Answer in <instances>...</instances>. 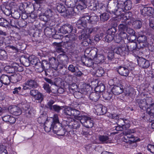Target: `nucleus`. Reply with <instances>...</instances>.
Returning a JSON list of instances; mask_svg holds the SVG:
<instances>
[{
  "label": "nucleus",
  "mask_w": 154,
  "mask_h": 154,
  "mask_svg": "<svg viewBox=\"0 0 154 154\" xmlns=\"http://www.w3.org/2000/svg\"><path fill=\"white\" fill-rule=\"evenodd\" d=\"M138 63L139 66L142 68H147L149 66V61L143 58H140L138 60Z\"/></svg>",
  "instance_id": "nucleus-22"
},
{
  "label": "nucleus",
  "mask_w": 154,
  "mask_h": 154,
  "mask_svg": "<svg viewBox=\"0 0 154 154\" xmlns=\"http://www.w3.org/2000/svg\"><path fill=\"white\" fill-rule=\"evenodd\" d=\"M118 72L121 75L125 76H128L130 72L126 66H121L119 67Z\"/></svg>",
  "instance_id": "nucleus-24"
},
{
  "label": "nucleus",
  "mask_w": 154,
  "mask_h": 154,
  "mask_svg": "<svg viewBox=\"0 0 154 154\" xmlns=\"http://www.w3.org/2000/svg\"><path fill=\"white\" fill-rule=\"evenodd\" d=\"M96 112L98 115H103L106 112V108L102 105H97L96 108Z\"/></svg>",
  "instance_id": "nucleus-25"
},
{
  "label": "nucleus",
  "mask_w": 154,
  "mask_h": 154,
  "mask_svg": "<svg viewBox=\"0 0 154 154\" xmlns=\"http://www.w3.org/2000/svg\"><path fill=\"white\" fill-rule=\"evenodd\" d=\"M119 35L123 40V42L125 40L127 39L128 41H131L130 38L126 33V32H119Z\"/></svg>",
  "instance_id": "nucleus-45"
},
{
  "label": "nucleus",
  "mask_w": 154,
  "mask_h": 154,
  "mask_svg": "<svg viewBox=\"0 0 154 154\" xmlns=\"http://www.w3.org/2000/svg\"><path fill=\"white\" fill-rule=\"evenodd\" d=\"M98 4L97 3H96L94 1L93 3H92L91 5L88 8L89 9L93 11H95L98 8Z\"/></svg>",
  "instance_id": "nucleus-58"
},
{
  "label": "nucleus",
  "mask_w": 154,
  "mask_h": 154,
  "mask_svg": "<svg viewBox=\"0 0 154 154\" xmlns=\"http://www.w3.org/2000/svg\"><path fill=\"white\" fill-rule=\"evenodd\" d=\"M10 20V21H9L10 24L11 25V26L15 28L17 27L18 21L16 19H15L11 20L9 19L8 20Z\"/></svg>",
  "instance_id": "nucleus-62"
},
{
  "label": "nucleus",
  "mask_w": 154,
  "mask_h": 154,
  "mask_svg": "<svg viewBox=\"0 0 154 154\" xmlns=\"http://www.w3.org/2000/svg\"><path fill=\"white\" fill-rule=\"evenodd\" d=\"M76 13V12L74 10V8H69L66 10L64 16H72L75 15Z\"/></svg>",
  "instance_id": "nucleus-36"
},
{
  "label": "nucleus",
  "mask_w": 154,
  "mask_h": 154,
  "mask_svg": "<svg viewBox=\"0 0 154 154\" xmlns=\"http://www.w3.org/2000/svg\"><path fill=\"white\" fill-rule=\"evenodd\" d=\"M68 70L72 73H74V75L77 77H80L84 75L83 73L79 70V68L73 64H70L68 67Z\"/></svg>",
  "instance_id": "nucleus-12"
},
{
  "label": "nucleus",
  "mask_w": 154,
  "mask_h": 154,
  "mask_svg": "<svg viewBox=\"0 0 154 154\" xmlns=\"http://www.w3.org/2000/svg\"><path fill=\"white\" fill-rule=\"evenodd\" d=\"M104 73V71L103 68H100L98 69L96 71L95 75L96 76L100 77L102 76Z\"/></svg>",
  "instance_id": "nucleus-63"
},
{
  "label": "nucleus",
  "mask_w": 154,
  "mask_h": 154,
  "mask_svg": "<svg viewBox=\"0 0 154 154\" xmlns=\"http://www.w3.org/2000/svg\"><path fill=\"white\" fill-rule=\"evenodd\" d=\"M10 112L13 115L17 116L21 113V111L20 108L16 106H13L11 108H9Z\"/></svg>",
  "instance_id": "nucleus-27"
},
{
  "label": "nucleus",
  "mask_w": 154,
  "mask_h": 154,
  "mask_svg": "<svg viewBox=\"0 0 154 154\" xmlns=\"http://www.w3.org/2000/svg\"><path fill=\"white\" fill-rule=\"evenodd\" d=\"M54 29L48 27H46L44 30V33L45 35L49 36L53 35V31H54Z\"/></svg>",
  "instance_id": "nucleus-47"
},
{
  "label": "nucleus",
  "mask_w": 154,
  "mask_h": 154,
  "mask_svg": "<svg viewBox=\"0 0 154 154\" xmlns=\"http://www.w3.org/2000/svg\"><path fill=\"white\" fill-rule=\"evenodd\" d=\"M0 79L2 84L6 85H9L10 84V82H11L10 77H9L6 75H2Z\"/></svg>",
  "instance_id": "nucleus-33"
},
{
  "label": "nucleus",
  "mask_w": 154,
  "mask_h": 154,
  "mask_svg": "<svg viewBox=\"0 0 154 154\" xmlns=\"http://www.w3.org/2000/svg\"><path fill=\"white\" fill-rule=\"evenodd\" d=\"M133 40H131L127 45V51H132L133 53L135 52L136 51H138L139 49L137 47V43L133 41Z\"/></svg>",
  "instance_id": "nucleus-17"
},
{
  "label": "nucleus",
  "mask_w": 154,
  "mask_h": 154,
  "mask_svg": "<svg viewBox=\"0 0 154 154\" xmlns=\"http://www.w3.org/2000/svg\"><path fill=\"white\" fill-rule=\"evenodd\" d=\"M35 101L37 103H41L44 100V96L40 92L38 93L34 97Z\"/></svg>",
  "instance_id": "nucleus-35"
},
{
  "label": "nucleus",
  "mask_w": 154,
  "mask_h": 154,
  "mask_svg": "<svg viewBox=\"0 0 154 154\" xmlns=\"http://www.w3.org/2000/svg\"><path fill=\"white\" fill-rule=\"evenodd\" d=\"M133 7V4L130 0H127L125 2V11L130 10Z\"/></svg>",
  "instance_id": "nucleus-40"
},
{
  "label": "nucleus",
  "mask_w": 154,
  "mask_h": 154,
  "mask_svg": "<svg viewBox=\"0 0 154 154\" xmlns=\"http://www.w3.org/2000/svg\"><path fill=\"white\" fill-rule=\"evenodd\" d=\"M98 139L100 143L102 144H107L111 141L109 136L106 135H99Z\"/></svg>",
  "instance_id": "nucleus-26"
},
{
  "label": "nucleus",
  "mask_w": 154,
  "mask_h": 154,
  "mask_svg": "<svg viewBox=\"0 0 154 154\" xmlns=\"http://www.w3.org/2000/svg\"><path fill=\"white\" fill-rule=\"evenodd\" d=\"M109 18V15L108 13H104L100 15L101 20L104 22L107 21Z\"/></svg>",
  "instance_id": "nucleus-54"
},
{
  "label": "nucleus",
  "mask_w": 154,
  "mask_h": 154,
  "mask_svg": "<svg viewBox=\"0 0 154 154\" xmlns=\"http://www.w3.org/2000/svg\"><path fill=\"white\" fill-rule=\"evenodd\" d=\"M132 25L134 26V27L137 29H139L142 26V22L138 20H134V21H132Z\"/></svg>",
  "instance_id": "nucleus-51"
},
{
  "label": "nucleus",
  "mask_w": 154,
  "mask_h": 154,
  "mask_svg": "<svg viewBox=\"0 0 154 154\" xmlns=\"http://www.w3.org/2000/svg\"><path fill=\"white\" fill-rule=\"evenodd\" d=\"M114 38V36L110 34H108L103 38V41L107 42L109 43L111 42Z\"/></svg>",
  "instance_id": "nucleus-55"
},
{
  "label": "nucleus",
  "mask_w": 154,
  "mask_h": 154,
  "mask_svg": "<svg viewBox=\"0 0 154 154\" xmlns=\"http://www.w3.org/2000/svg\"><path fill=\"white\" fill-rule=\"evenodd\" d=\"M148 101H150L151 104L147 108V113L150 116L154 115V101L152 98L150 97L148 99Z\"/></svg>",
  "instance_id": "nucleus-19"
},
{
  "label": "nucleus",
  "mask_w": 154,
  "mask_h": 154,
  "mask_svg": "<svg viewBox=\"0 0 154 154\" xmlns=\"http://www.w3.org/2000/svg\"><path fill=\"white\" fill-rule=\"evenodd\" d=\"M82 21H83V26H86L87 22L90 20V17L86 14L85 15L81 17Z\"/></svg>",
  "instance_id": "nucleus-56"
},
{
  "label": "nucleus",
  "mask_w": 154,
  "mask_h": 154,
  "mask_svg": "<svg viewBox=\"0 0 154 154\" xmlns=\"http://www.w3.org/2000/svg\"><path fill=\"white\" fill-rule=\"evenodd\" d=\"M81 123L87 128H91L93 126V119L87 116L83 115L81 118Z\"/></svg>",
  "instance_id": "nucleus-9"
},
{
  "label": "nucleus",
  "mask_w": 154,
  "mask_h": 154,
  "mask_svg": "<svg viewBox=\"0 0 154 154\" xmlns=\"http://www.w3.org/2000/svg\"><path fill=\"white\" fill-rule=\"evenodd\" d=\"M65 37L69 39L68 41L65 42V45H68L69 43H72V44L75 43V41L77 39V37L74 34L72 33L71 34H69L66 35Z\"/></svg>",
  "instance_id": "nucleus-23"
},
{
  "label": "nucleus",
  "mask_w": 154,
  "mask_h": 154,
  "mask_svg": "<svg viewBox=\"0 0 154 154\" xmlns=\"http://www.w3.org/2000/svg\"><path fill=\"white\" fill-rule=\"evenodd\" d=\"M125 11V10L118 8L114 10V11L116 15L117 16H120L121 17H122L123 16H124V13L123 12Z\"/></svg>",
  "instance_id": "nucleus-44"
},
{
  "label": "nucleus",
  "mask_w": 154,
  "mask_h": 154,
  "mask_svg": "<svg viewBox=\"0 0 154 154\" xmlns=\"http://www.w3.org/2000/svg\"><path fill=\"white\" fill-rule=\"evenodd\" d=\"M57 9L58 12L61 13H64V15L66 9L64 6L61 4H58L57 5Z\"/></svg>",
  "instance_id": "nucleus-42"
},
{
  "label": "nucleus",
  "mask_w": 154,
  "mask_h": 154,
  "mask_svg": "<svg viewBox=\"0 0 154 154\" xmlns=\"http://www.w3.org/2000/svg\"><path fill=\"white\" fill-rule=\"evenodd\" d=\"M65 3L69 8H74L75 6V2L74 0H66Z\"/></svg>",
  "instance_id": "nucleus-52"
},
{
  "label": "nucleus",
  "mask_w": 154,
  "mask_h": 154,
  "mask_svg": "<svg viewBox=\"0 0 154 154\" xmlns=\"http://www.w3.org/2000/svg\"><path fill=\"white\" fill-rule=\"evenodd\" d=\"M48 117L46 114L42 115L38 119V122L40 123H46L48 121Z\"/></svg>",
  "instance_id": "nucleus-39"
},
{
  "label": "nucleus",
  "mask_w": 154,
  "mask_h": 154,
  "mask_svg": "<svg viewBox=\"0 0 154 154\" xmlns=\"http://www.w3.org/2000/svg\"><path fill=\"white\" fill-rule=\"evenodd\" d=\"M11 8L9 6H6L5 7V9L4 10V13L7 16H9L10 15H12V12L11 11Z\"/></svg>",
  "instance_id": "nucleus-59"
},
{
  "label": "nucleus",
  "mask_w": 154,
  "mask_h": 154,
  "mask_svg": "<svg viewBox=\"0 0 154 154\" xmlns=\"http://www.w3.org/2000/svg\"><path fill=\"white\" fill-rule=\"evenodd\" d=\"M100 97L99 94L96 92H93L91 94L89 97L90 100L94 102L97 101Z\"/></svg>",
  "instance_id": "nucleus-34"
},
{
  "label": "nucleus",
  "mask_w": 154,
  "mask_h": 154,
  "mask_svg": "<svg viewBox=\"0 0 154 154\" xmlns=\"http://www.w3.org/2000/svg\"><path fill=\"white\" fill-rule=\"evenodd\" d=\"M49 63L52 66V68L54 69H57V67L56 66L59 63V62L57 59L54 57H52L49 58Z\"/></svg>",
  "instance_id": "nucleus-32"
},
{
  "label": "nucleus",
  "mask_w": 154,
  "mask_h": 154,
  "mask_svg": "<svg viewBox=\"0 0 154 154\" xmlns=\"http://www.w3.org/2000/svg\"><path fill=\"white\" fill-rule=\"evenodd\" d=\"M52 122H48L44 124V129L46 132H48L50 131L51 129L52 130Z\"/></svg>",
  "instance_id": "nucleus-41"
},
{
  "label": "nucleus",
  "mask_w": 154,
  "mask_h": 154,
  "mask_svg": "<svg viewBox=\"0 0 154 154\" xmlns=\"http://www.w3.org/2000/svg\"><path fill=\"white\" fill-rule=\"evenodd\" d=\"M54 103V101L51 100L48 102L47 104L45 105V106L47 108L52 111H54L57 113H59L60 111L62 109L63 107L57 105H53Z\"/></svg>",
  "instance_id": "nucleus-10"
},
{
  "label": "nucleus",
  "mask_w": 154,
  "mask_h": 154,
  "mask_svg": "<svg viewBox=\"0 0 154 154\" xmlns=\"http://www.w3.org/2000/svg\"><path fill=\"white\" fill-rule=\"evenodd\" d=\"M5 68L7 69V71L9 73H14L16 71L21 72L24 70L23 66L16 63H14L11 65L7 66Z\"/></svg>",
  "instance_id": "nucleus-7"
},
{
  "label": "nucleus",
  "mask_w": 154,
  "mask_h": 154,
  "mask_svg": "<svg viewBox=\"0 0 154 154\" xmlns=\"http://www.w3.org/2000/svg\"><path fill=\"white\" fill-rule=\"evenodd\" d=\"M38 86V84L36 80L33 78L26 80L23 85L24 90L36 88Z\"/></svg>",
  "instance_id": "nucleus-6"
},
{
  "label": "nucleus",
  "mask_w": 154,
  "mask_h": 154,
  "mask_svg": "<svg viewBox=\"0 0 154 154\" xmlns=\"http://www.w3.org/2000/svg\"><path fill=\"white\" fill-rule=\"evenodd\" d=\"M122 17L124 20L125 23L128 25H130L135 20V19L132 17V14L130 12L125 13Z\"/></svg>",
  "instance_id": "nucleus-18"
},
{
  "label": "nucleus",
  "mask_w": 154,
  "mask_h": 154,
  "mask_svg": "<svg viewBox=\"0 0 154 154\" xmlns=\"http://www.w3.org/2000/svg\"><path fill=\"white\" fill-rule=\"evenodd\" d=\"M86 32L90 36L91 34H96L94 39L96 42H98L101 39L103 36V34L101 32L100 28L97 26L87 28L86 29Z\"/></svg>",
  "instance_id": "nucleus-2"
},
{
  "label": "nucleus",
  "mask_w": 154,
  "mask_h": 154,
  "mask_svg": "<svg viewBox=\"0 0 154 154\" xmlns=\"http://www.w3.org/2000/svg\"><path fill=\"white\" fill-rule=\"evenodd\" d=\"M38 15L39 18L41 20L47 22L50 20L45 15V13H41Z\"/></svg>",
  "instance_id": "nucleus-50"
},
{
  "label": "nucleus",
  "mask_w": 154,
  "mask_h": 154,
  "mask_svg": "<svg viewBox=\"0 0 154 154\" xmlns=\"http://www.w3.org/2000/svg\"><path fill=\"white\" fill-rule=\"evenodd\" d=\"M22 79V75L19 74H14L10 76L11 82L13 83H16L20 81Z\"/></svg>",
  "instance_id": "nucleus-29"
},
{
  "label": "nucleus",
  "mask_w": 154,
  "mask_h": 154,
  "mask_svg": "<svg viewBox=\"0 0 154 154\" xmlns=\"http://www.w3.org/2000/svg\"><path fill=\"white\" fill-rule=\"evenodd\" d=\"M45 14L50 20L52 19L54 15V12L51 9L47 10L45 12Z\"/></svg>",
  "instance_id": "nucleus-53"
},
{
  "label": "nucleus",
  "mask_w": 154,
  "mask_h": 154,
  "mask_svg": "<svg viewBox=\"0 0 154 154\" xmlns=\"http://www.w3.org/2000/svg\"><path fill=\"white\" fill-rule=\"evenodd\" d=\"M72 116H74L75 119L81 118L83 116H79L80 114V111L75 109L72 108Z\"/></svg>",
  "instance_id": "nucleus-37"
},
{
  "label": "nucleus",
  "mask_w": 154,
  "mask_h": 154,
  "mask_svg": "<svg viewBox=\"0 0 154 154\" xmlns=\"http://www.w3.org/2000/svg\"><path fill=\"white\" fill-rule=\"evenodd\" d=\"M149 98H147L146 99H140L136 98V103L141 109L143 110H145L146 109L147 110V107L148 105L149 104H149L151 103L150 101H148V99Z\"/></svg>",
  "instance_id": "nucleus-11"
},
{
  "label": "nucleus",
  "mask_w": 154,
  "mask_h": 154,
  "mask_svg": "<svg viewBox=\"0 0 154 154\" xmlns=\"http://www.w3.org/2000/svg\"><path fill=\"white\" fill-rule=\"evenodd\" d=\"M137 39L139 43L142 44V46H145L147 45V38L145 35H140L137 37Z\"/></svg>",
  "instance_id": "nucleus-31"
},
{
  "label": "nucleus",
  "mask_w": 154,
  "mask_h": 154,
  "mask_svg": "<svg viewBox=\"0 0 154 154\" xmlns=\"http://www.w3.org/2000/svg\"><path fill=\"white\" fill-rule=\"evenodd\" d=\"M56 44V47L55 48L56 51L58 53L63 52V49L62 47L61 44L60 43H55Z\"/></svg>",
  "instance_id": "nucleus-64"
},
{
  "label": "nucleus",
  "mask_w": 154,
  "mask_h": 154,
  "mask_svg": "<svg viewBox=\"0 0 154 154\" xmlns=\"http://www.w3.org/2000/svg\"><path fill=\"white\" fill-rule=\"evenodd\" d=\"M97 49L96 48H94L91 51H90V53L97 64L102 63L104 61V56L103 55L97 54Z\"/></svg>",
  "instance_id": "nucleus-4"
},
{
  "label": "nucleus",
  "mask_w": 154,
  "mask_h": 154,
  "mask_svg": "<svg viewBox=\"0 0 154 154\" xmlns=\"http://www.w3.org/2000/svg\"><path fill=\"white\" fill-rule=\"evenodd\" d=\"M52 125V130L54 133L60 136L64 135L66 130L63 128L61 124L59 122L57 114H54V115Z\"/></svg>",
  "instance_id": "nucleus-1"
},
{
  "label": "nucleus",
  "mask_w": 154,
  "mask_h": 154,
  "mask_svg": "<svg viewBox=\"0 0 154 154\" xmlns=\"http://www.w3.org/2000/svg\"><path fill=\"white\" fill-rule=\"evenodd\" d=\"M105 87L103 84H100L99 85L97 86L95 88V90L96 92L99 93L103 91L105 89Z\"/></svg>",
  "instance_id": "nucleus-49"
},
{
  "label": "nucleus",
  "mask_w": 154,
  "mask_h": 154,
  "mask_svg": "<svg viewBox=\"0 0 154 154\" xmlns=\"http://www.w3.org/2000/svg\"><path fill=\"white\" fill-rule=\"evenodd\" d=\"M81 119H76L78 120L77 121L71 118H69L66 121V124L68 127L70 128L78 129L80 126Z\"/></svg>",
  "instance_id": "nucleus-8"
},
{
  "label": "nucleus",
  "mask_w": 154,
  "mask_h": 154,
  "mask_svg": "<svg viewBox=\"0 0 154 154\" xmlns=\"http://www.w3.org/2000/svg\"><path fill=\"white\" fill-rule=\"evenodd\" d=\"M73 29V26L69 24H65L59 29L60 32L63 34L70 33Z\"/></svg>",
  "instance_id": "nucleus-16"
},
{
  "label": "nucleus",
  "mask_w": 154,
  "mask_h": 154,
  "mask_svg": "<svg viewBox=\"0 0 154 154\" xmlns=\"http://www.w3.org/2000/svg\"><path fill=\"white\" fill-rule=\"evenodd\" d=\"M77 34L79 35L78 36L79 39L81 41H85L90 37L89 34L86 32V29H82L79 31Z\"/></svg>",
  "instance_id": "nucleus-15"
},
{
  "label": "nucleus",
  "mask_w": 154,
  "mask_h": 154,
  "mask_svg": "<svg viewBox=\"0 0 154 154\" xmlns=\"http://www.w3.org/2000/svg\"><path fill=\"white\" fill-rule=\"evenodd\" d=\"M2 119L4 121L9 122L11 124L14 123L16 121L14 117L9 115H6L3 117Z\"/></svg>",
  "instance_id": "nucleus-30"
},
{
  "label": "nucleus",
  "mask_w": 154,
  "mask_h": 154,
  "mask_svg": "<svg viewBox=\"0 0 154 154\" xmlns=\"http://www.w3.org/2000/svg\"><path fill=\"white\" fill-rule=\"evenodd\" d=\"M108 116L109 118L115 119H118L117 123L120 125L128 128L130 126L129 121L124 118L119 119V116L116 114L109 113Z\"/></svg>",
  "instance_id": "nucleus-3"
},
{
  "label": "nucleus",
  "mask_w": 154,
  "mask_h": 154,
  "mask_svg": "<svg viewBox=\"0 0 154 154\" xmlns=\"http://www.w3.org/2000/svg\"><path fill=\"white\" fill-rule=\"evenodd\" d=\"M40 64L37 70V71L39 72H41L44 70L45 71V70L48 69L51 67L49 62L46 60H44L41 62L40 61Z\"/></svg>",
  "instance_id": "nucleus-13"
},
{
  "label": "nucleus",
  "mask_w": 154,
  "mask_h": 154,
  "mask_svg": "<svg viewBox=\"0 0 154 154\" xmlns=\"http://www.w3.org/2000/svg\"><path fill=\"white\" fill-rule=\"evenodd\" d=\"M10 25L9 20L3 18H0V26L4 27H8Z\"/></svg>",
  "instance_id": "nucleus-46"
},
{
  "label": "nucleus",
  "mask_w": 154,
  "mask_h": 154,
  "mask_svg": "<svg viewBox=\"0 0 154 154\" xmlns=\"http://www.w3.org/2000/svg\"><path fill=\"white\" fill-rule=\"evenodd\" d=\"M81 60L85 66L88 67L94 66L93 61L91 58L85 57L82 58Z\"/></svg>",
  "instance_id": "nucleus-28"
},
{
  "label": "nucleus",
  "mask_w": 154,
  "mask_h": 154,
  "mask_svg": "<svg viewBox=\"0 0 154 154\" xmlns=\"http://www.w3.org/2000/svg\"><path fill=\"white\" fill-rule=\"evenodd\" d=\"M20 61L21 63L25 66L27 67L30 65V58L29 59L24 57L21 58Z\"/></svg>",
  "instance_id": "nucleus-48"
},
{
  "label": "nucleus",
  "mask_w": 154,
  "mask_h": 154,
  "mask_svg": "<svg viewBox=\"0 0 154 154\" xmlns=\"http://www.w3.org/2000/svg\"><path fill=\"white\" fill-rule=\"evenodd\" d=\"M111 50H113L115 53L120 55L121 56H124L128 54V51L125 46H122L121 47H117L115 45H112L109 47Z\"/></svg>",
  "instance_id": "nucleus-5"
},
{
  "label": "nucleus",
  "mask_w": 154,
  "mask_h": 154,
  "mask_svg": "<svg viewBox=\"0 0 154 154\" xmlns=\"http://www.w3.org/2000/svg\"><path fill=\"white\" fill-rule=\"evenodd\" d=\"M5 48L6 50L10 52H16L18 51V48L16 47L10 45H6Z\"/></svg>",
  "instance_id": "nucleus-38"
},
{
  "label": "nucleus",
  "mask_w": 154,
  "mask_h": 154,
  "mask_svg": "<svg viewBox=\"0 0 154 154\" xmlns=\"http://www.w3.org/2000/svg\"><path fill=\"white\" fill-rule=\"evenodd\" d=\"M7 57L6 52L4 50L0 49V59L2 60Z\"/></svg>",
  "instance_id": "nucleus-61"
},
{
  "label": "nucleus",
  "mask_w": 154,
  "mask_h": 154,
  "mask_svg": "<svg viewBox=\"0 0 154 154\" xmlns=\"http://www.w3.org/2000/svg\"><path fill=\"white\" fill-rule=\"evenodd\" d=\"M72 108L70 107H67L64 109L63 112L64 114L66 116H72Z\"/></svg>",
  "instance_id": "nucleus-60"
},
{
  "label": "nucleus",
  "mask_w": 154,
  "mask_h": 154,
  "mask_svg": "<svg viewBox=\"0 0 154 154\" xmlns=\"http://www.w3.org/2000/svg\"><path fill=\"white\" fill-rule=\"evenodd\" d=\"M30 63L32 65H34L35 70L37 71L38 67L40 65V61L35 56H32L30 58Z\"/></svg>",
  "instance_id": "nucleus-21"
},
{
  "label": "nucleus",
  "mask_w": 154,
  "mask_h": 154,
  "mask_svg": "<svg viewBox=\"0 0 154 154\" xmlns=\"http://www.w3.org/2000/svg\"><path fill=\"white\" fill-rule=\"evenodd\" d=\"M103 98L105 100H109L112 96V94L106 91L103 93Z\"/></svg>",
  "instance_id": "nucleus-57"
},
{
  "label": "nucleus",
  "mask_w": 154,
  "mask_h": 154,
  "mask_svg": "<svg viewBox=\"0 0 154 154\" xmlns=\"http://www.w3.org/2000/svg\"><path fill=\"white\" fill-rule=\"evenodd\" d=\"M127 24L126 23L125 24L123 23L119 24L118 26L119 32H126L128 28Z\"/></svg>",
  "instance_id": "nucleus-43"
},
{
  "label": "nucleus",
  "mask_w": 154,
  "mask_h": 154,
  "mask_svg": "<svg viewBox=\"0 0 154 154\" xmlns=\"http://www.w3.org/2000/svg\"><path fill=\"white\" fill-rule=\"evenodd\" d=\"M141 14L143 16H154V9L150 7H143L140 10Z\"/></svg>",
  "instance_id": "nucleus-14"
},
{
  "label": "nucleus",
  "mask_w": 154,
  "mask_h": 154,
  "mask_svg": "<svg viewBox=\"0 0 154 154\" xmlns=\"http://www.w3.org/2000/svg\"><path fill=\"white\" fill-rule=\"evenodd\" d=\"M123 86L120 85L119 86H114L112 89L111 91L114 94L118 95L123 92Z\"/></svg>",
  "instance_id": "nucleus-20"
}]
</instances>
